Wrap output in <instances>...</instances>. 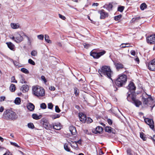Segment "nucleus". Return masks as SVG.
<instances>
[{
	"instance_id": "f257e3e1",
	"label": "nucleus",
	"mask_w": 155,
	"mask_h": 155,
	"mask_svg": "<svg viewBox=\"0 0 155 155\" xmlns=\"http://www.w3.org/2000/svg\"><path fill=\"white\" fill-rule=\"evenodd\" d=\"M2 117L4 119L6 120L13 121L17 120L18 117L15 112L8 109L4 111Z\"/></svg>"
},
{
	"instance_id": "f03ea898",
	"label": "nucleus",
	"mask_w": 155,
	"mask_h": 155,
	"mask_svg": "<svg viewBox=\"0 0 155 155\" xmlns=\"http://www.w3.org/2000/svg\"><path fill=\"white\" fill-rule=\"evenodd\" d=\"M32 93L35 96L37 97H42L45 95L44 89L39 86L33 87Z\"/></svg>"
},
{
	"instance_id": "7ed1b4c3",
	"label": "nucleus",
	"mask_w": 155,
	"mask_h": 155,
	"mask_svg": "<svg viewBox=\"0 0 155 155\" xmlns=\"http://www.w3.org/2000/svg\"><path fill=\"white\" fill-rule=\"evenodd\" d=\"M99 72L101 76L103 75H106L110 78L111 74L112 73L110 67L107 66L102 67L101 70L99 71Z\"/></svg>"
},
{
	"instance_id": "20e7f679",
	"label": "nucleus",
	"mask_w": 155,
	"mask_h": 155,
	"mask_svg": "<svg viewBox=\"0 0 155 155\" xmlns=\"http://www.w3.org/2000/svg\"><path fill=\"white\" fill-rule=\"evenodd\" d=\"M142 102L143 103V107H146L150 105L149 100L151 101H153V99L151 96L148 95L146 93L143 92L142 95Z\"/></svg>"
},
{
	"instance_id": "39448f33",
	"label": "nucleus",
	"mask_w": 155,
	"mask_h": 155,
	"mask_svg": "<svg viewBox=\"0 0 155 155\" xmlns=\"http://www.w3.org/2000/svg\"><path fill=\"white\" fill-rule=\"evenodd\" d=\"M127 81V76L124 74L120 75L115 81L116 85L118 87L124 85Z\"/></svg>"
},
{
	"instance_id": "423d86ee",
	"label": "nucleus",
	"mask_w": 155,
	"mask_h": 155,
	"mask_svg": "<svg viewBox=\"0 0 155 155\" xmlns=\"http://www.w3.org/2000/svg\"><path fill=\"white\" fill-rule=\"evenodd\" d=\"M24 33L21 35L18 32H16L15 34V36L16 39H15V42L17 43H19L22 41L24 40L23 35Z\"/></svg>"
},
{
	"instance_id": "0eeeda50",
	"label": "nucleus",
	"mask_w": 155,
	"mask_h": 155,
	"mask_svg": "<svg viewBox=\"0 0 155 155\" xmlns=\"http://www.w3.org/2000/svg\"><path fill=\"white\" fill-rule=\"evenodd\" d=\"M131 95H130V94H128V96L127 98V100H129V98L130 97L132 100L133 101L134 103L136 106L137 107H139L140 105L142 103L140 101L136 100L134 97H131Z\"/></svg>"
},
{
	"instance_id": "6e6552de",
	"label": "nucleus",
	"mask_w": 155,
	"mask_h": 155,
	"mask_svg": "<svg viewBox=\"0 0 155 155\" xmlns=\"http://www.w3.org/2000/svg\"><path fill=\"white\" fill-rule=\"evenodd\" d=\"M105 53L106 51H103L99 52H91L90 54L91 55L93 56L94 58H98L101 56L105 54Z\"/></svg>"
},
{
	"instance_id": "1a4fd4ad",
	"label": "nucleus",
	"mask_w": 155,
	"mask_h": 155,
	"mask_svg": "<svg viewBox=\"0 0 155 155\" xmlns=\"http://www.w3.org/2000/svg\"><path fill=\"white\" fill-rule=\"evenodd\" d=\"M147 66L149 70L151 71H155V59L149 62Z\"/></svg>"
},
{
	"instance_id": "9d476101",
	"label": "nucleus",
	"mask_w": 155,
	"mask_h": 155,
	"mask_svg": "<svg viewBox=\"0 0 155 155\" xmlns=\"http://www.w3.org/2000/svg\"><path fill=\"white\" fill-rule=\"evenodd\" d=\"M147 42L150 44L155 43V35H151L147 38Z\"/></svg>"
},
{
	"instance_id": "9b49d317",
	"label": "nucleus",
	"mask_w": 155,
	"mask_h": 155,
	"mask_svg": "<svg viewBox=\"0 0 155 155\" xmlns=\"http://www.w3.org/2000/svg\"><path fill=\"white\" fill-rule=\"evenodd\" d=\"M144 121L150 127L151 129H153L154 128V122L153 120L146 118L144 119Z\"/></svg>"
},
{
	"instance_id": "f8f14e48",
	"label": "nucleus",
	"mask_w": 155,
	"mask_h": 155,
	"mask_svg": "<svg viewBox=\"0 0 155 155\" xmlns=\"http://www.w3.org/2000/svg\"><path fill=\"white\" fill-rule=\"evenodd\" d=\"M136 88V87L134 83L131 81L130 83L127 87V88L130 91H132L134 92L135 91Z\"/></svg>"
},
{
	"instance_id": "ddd939ff",
	"label": "nucleus",
	"mask_w": 155,
	"mask_h": 155,
	"mask_svg": "<svg viewBox=\"0 0 155 155\" xmlns=\"http://www.w3.org/2000/svg\"><path fill=\"white\" fill-rule=\"evenodd\" d=\"M41 121L43 123V127L46 129H48L49 125L48 121L46 119H42Z\"/></svg>"
},
{
	"instance_id": "4468645a",
	"label": "nucleus",
	"mask_w": 155,
	"mask_h": 155,
	"mask_svg": "<svg viewBox=\"0 0 155 155\" xmlns=\"http://www.w3.org/2000/svg\"><path fill=\"white\" fill-rule=\"evenodd\" d=\"M79 117L80 120L83 123H85L86 117L85 114L82 113L79 114Z\"/></svg>"
},
{
	"instance_id": "2eb2a0df",
	"label": "nucleus",
	"mask_w": 155,
	"mask_h": 155,
	"mask_svg": "<svg viewBox=\"0 0 155 155\" xmlns=\"http://www.w3.org/2000/svg\"><path fill=\"white\" fill-rule=\"evenodd\" d=\"M99 13L100 14V18L101 19H104L108 16V14L105 12L104 10L99 11Z\"/></svg>"
},
{
	"instance_id": "dca6fc26",
	"label": "nucleus",
	"mask_w": 155,
	"mask_h": 155,
	"mask_svg": "<svg viewBox=\"0 0 155 155\" xmlns=\"http://www.w3.org/2000/svg\"><path fill=\"white\" fill-rule=\"evenodd\" d=\"M29 89V87L26 84L22 85L21 88V90L23 92L28 91Z\"/></svg>"
},
{
	"instance_id": "f3484780",
	"label": "nucleus",
	"mask_w": 155,
	"mask_h": 155,
	"mask_svg": "<svg viewBox=\"0 0 155 155\" xmlns=\"http://www.w3.org/2000/svg\"><path fill=\"white\" fill-rule=\"evenodd\" d=\"M10 25L11 28L13 29H16L20 28V25L18 23H11Z\"/></svg>"
},
{
	"instance_id": "a211bd4d",
	"label": "nucleus",
	"mask_w": 155,
	"mask_h": 155,
	"mask_svg": "<svg viewBox=\"0 0 155 155\" xmlns=\"http://www.w3.org/2000/svg\"><path fill=\"white\" fill-rule=\"evenodd\" d=\"M69 130L71 134L72 135H75L76 133V130L75 128L73 126H70L69 127Z\"/></svg>"
},
{
	"instance_id": "6ab92c4d",
	"label": "nucleus",
	"mask_w": 155,
	"mask_h": 155,
	"mask_svg": "<svg viewBox=\"0 0 155 155\" xmlns=\"http://www.w3.org/2000/svg\"><path fill=\"white\" fill-rule=\"evenodd\" d=\"M114 64L115 65L117 70H119L120 69L124 68V65L121 63H114Z\"/></svg>"
},
{
	"instance_id": "aec40b11",
	"label": "nucleus",
	"mask_w": 155,
	"mask_h": 155,
	"mask_svg": "<svg viewBox=\"0 0 155 155\" xmlns=\"http://www.w3.org/2000/svg\"><path fill=\"white\" fill-rule=\"evenodd\" d=\"M27 108L29 110L32 111L34 109L35 106L33 104L29 103L27 105Z\"/></svg>"
},
{
	"instance_id": "412c9836",
	"label": "nucleus",
	"mask_w": 155,
	"mask_h": 155,
	"mask_svg": "<svg viewBox=\"0 0 155 155\" xmlns=\"http://www.w3.org/2000/svg\"><path fill=\"white\" fill-rule=\"evenodd\" d=\"M8 48L11 50H13L14 48V45L11 42H8L6 43Z\"/></svg>"
},
{
	"instance_id": "4be33fe9",
	"label": "nucleus",
	"mask_w": 155,
	"mask_h": 155,
	"mask_svg": "<svg viewBox=\"0 0 155 155\" xmlns=\"http://www.w3.org/2000/svg\"><path fill=\"white\" fill-rule=\"evenodd\" d=\"M113 129L110 127H105V131L110 133L111 132L114 133Z\"/></svg>"
},
{
	"instance_id": "5701e85b",
	"label": "nucleus",
	"mask_w": 155,
	"mask_h": 155,
	"mask_svg": "<svg viewBox=\"0 0 155 155\" xmlns=\"http://www.w3.org/2000/svg\"><path fill=\"white\" fill-rule=\"evenodd\" d=\"M41 115H38L36 114H33L32 115V118L35 120H38L41 118Z\"/></svg>"
},
{
	"instance_id": "b1692460",
	"label": "nucleus",
	"mask_w": 155,
	"mask_h": 155,
	"mask_svg": "<svg viewBox=\"0 0 155 155\" xmlns=\"http://www.w3.org/2000/svg\"><path fill=\"white\" fill-rule=\"evenodd\" d=\"M21 102V99L19 97H17L14 101V103L16 105H19Z\"/></svg>"
},
{
	"instance_id": "393cba45",
	"label": "nucleus",
	"mask_w": 155,
	"mask_h": 155,
	"mask_svg": "<svg viewBox=\"0 0 155 155\" xmlns=\"http://www.w3.org/2000/svg\"><path fill=\"white\" fill-rule=\"evenodd\" d=\"M72 143H71V147L74 149H76L78 147V145L76 141L72 142Z\"/></svg>"
},
{
	"instance_id": "a878e982",
	"label": "nucleus",
	"mask_w": 155,
	"mask_h": 155,
	"mask_svg": "<svg viewBox=\"0 0 155 155\" xmlns=\"http://www.w3.org/2000/svg\"><path fill=\"white\" fill-rule=\"evenodd\" d=\"M53 128L54 129L58 130L61 129V126L60 124H55L53 125Z\"/></svg>"
},
{
	"instance_id": "bb28decb",
	"label": "nucleus",
	"mask_w": 155,
	"mask_h": 155,
	"mask_svg": "<svg viewBox=\"0 0 155 155\" xmlns=\"http://www.w3.org/2000/svg\"><path fill=\"white\" fill-rule=\"evenodd\" d=\"M10 91L12 92H14L15 90V84H12L9 87Z\"/></svg>"
},
{
	"instance_id": "cd10ccee",
	"label": "nucleus",
	"mask_w": 155,
	"mask_h": 155,
	"mask_svg": "<svg viewBox=\"0 0 155 155\" xmlns=\"http://www.w3.org/2000/svg\"><path fill=\"white\" fill-rule=\"evenodd\" d=\"M96 130L97 133H100L103 130V128L101 127L98 126L96 128Z\"/></svg>"
},
{
	"instance_id": "c85d7f7f",
	"label": "nucleus",
	"mask_w": 155,
	"mask_h": 155,
	"mask_svg": "<svg viewBox=\"0 0 155 155\" xmlns=\"http://www.w3.org/2000/svg\"><path fill=\"white\" fill-rule=\"evenodd\" d=\"M45 41L48 43H51V41L49 39V37L48 35H45Z\"/></svg>"
},
{
	"instance_id": "c756f323",
	"label": "nucleus",
	"mask_w": 155,
	"mask_h": 155,
	"mask_svg": "<svg viewBox=\"0 0 155 155\" xmlns=\"http://www.w3.org/2000/svg\"><path fill=\"white\" fill-rule=\"evenodd\" d=\"M19 78L20 79V81L21 83H26V81H25L24 77L22 75H20L19 76Z\"/></svg>"
},
{
	"instance_id": "7c9ffc66",
	"label": "nucleus",
	"mask_w": 155,
	"mask_h": 155,
	"mask_svg": "<svg viewBox=\"0 0 155 155\" xmlns=\"http://www.w3.org/2000/svg\"><path fill=\"white\" fill-rule=\"evenodd\" d=\"M147 7V5L145 3L142 4L140 6V8L142 10H143Z\"/></svg>"
},
{
	"instance_id": "2f4dec72",
	"label": "nucleus",
	"mask_w": 155,
	"mask_h": 155,
	"mask_svg": "<svg viewBox=\"0 0 155 155\" xmlns=\"http://www.w3.org/2000/svg\"><path fill=\"white\" fill-rule=\"evenodd\" d=\"M86 122L87 123H90L93 121L92 120L90 117H86Z\"/></svg>"
},
{
	"instance_id": "473e14b6",
	"label": "nucleus",
	"mask_w": 155,
	"mask_h": 155,
	"mask_svg": "<svg viewBox=\"0 0 155 155\" xmlns=\"http://www.w3.org/2000/svg\"><path fill=\"white\" fill-rule=\"evenodd\" d=\"M21 71L25 74H28L29 73V71H28L27 69H26L24 68H21Z\"/></svg>"
},
{
	"instance_id": "72a5a7b5",
	"label": "nucleus",
	"mask_w": 155,
	"mask_h": 155,
	"mask_svg": "<svg viewBox=\"0 0 155 155\" xmlns=\"http://www.w3.org/2000/svg\"><path fill=\"white\" fill-rule=\"evenodd\" d=\"M28 128L33 129L34 128V126L32 123H29L28 124Z\"/></svg>"
},
{
	"instance_id": "f704fd0d",
	"label": "nucleus",
	"mask_w": 155,
	"mask_h": 155,
	"mask_svg": "<svg viewBox=\"0 0 155 155\" xmlns=\"http://www.w3.org/2000/svg\"><path fill=\"white\" fill-rule=\"evenodd\" d=\"M60 116L58 114H55L51 116V117L53 119H55L57 118H59Z\"/></svg>"
},
{
	"instance_id": "c9c22d12",
	"label": "nucleus",
	"mask_w": 155,
	"mask_h": 155,
	"mask_svg": "<svg viewBox=\"0 0 155 155\" xmlns=\"http://www.w3.org/2000/svg\"><path fill=\"white\" fill-rule=\"evenodd\" d=\"M64 149L67 151L69 152L70 151V149L68 147V144H65L64 145Z\"/></svg>"
},
{
	"instance_id": "e433bc0d",
	"label": "nucleus",
	"mask_w": 155,
	"mask_h": 155,
	"mask_svg": "<svg viewBox=\"0 0 155 155\" xmlns=\"http://www.w3.org/2000/svg\"><path fill=\"white\" fill-rule=\"evenodd\" d=\"M140 137L143 139V140H145L146 139V137H144V134L143 133H140Z\"/></svg>"
},
{
	"instance_id": "4c0bfd02",
	"label": "nucleus",
	"mask_w": 155,
	"mask_h": 155,
	"mask_svg": "<svg viewBox=\"0 0 155 155\" xmlns=\"http://www.w3.org/2000/svg\"><path fill=\"white\" fill-rule=\"evenodd\" d=\"M112 5L111 4H109L107 5V9L108 11H110L112 9Z\"/></svg>"
},
{
	"instance_id": "58836bf2",
	"label": "nucleus",
	"mask_w": 155,
	"mask_h": 155,
	"mask_svg": "<svg viewBox=\"0 0 155 155\" xmlns=\"http://www.w3.org/2000/svg\"><path fill=\"white\" fill-rule=\"evenodd\" d=\"M37 54V51L36 50H33L31 52V54L32 56H36Z\"/></svg>"
},
{
	"instance_id": "ea45409f",
	"label": "nucleus",
	"mask_w": 155,
	"mask_h": 155,
	"mask_svg": "<svg viewBox=\"0 0 155 155\" xmlns=\"http://www.w3.org/2000/svg\"><path fill=\"white\" fill-rule=\"evenodd\" d=\"M28 62L30 64L32 65H35V63L34 61L31 59H29L28 60Z\"/></svg>"
},
{
	"instance_id": "a19ab883",
	"label": "nucleus",
	"mask_w": 155,
	"mask_h": 155,
	"mask_svg": "<svg viewBox=\"0 0 155 155\" xmlns=\"http://www.w3.org/2000/svg\"><path fill=\"white\" fill-rule=\"evenodd\" d=\"M124 7L123 6H120L118 7V11L120 12H122L123 11L124 9Z\"/></svg>"
},
{
	"instance_id": "79ce46f5",
	"label": "nucleus",
	"mask_w": 155,
	"mask_h": 155,
	"mask_svg": "<svg viewBox=\"0 0 155 155\" xmlns=\"http://www.w3.org/2000/svg\"><path fill=\"white\" fill-rule=\"evenodd\" d=\"M41 108L43 109H45L46 108L47 106L44 103H43L41 104Z\"/></svg>"
},
{
	"instance_id": "37998d69",
	"label": "nucleus",
	"mask_w": 155,
	"mask_h": 155,
	"mask_svg": "<svg viewBox=\"0 0 155 155\" xmlns=\"http://www.w3.org/2000/svg\"><path fill=\"white\" fill-rule=\"evenodd\" d=\"M122 15H119L114 17V19L116 21H117L119 20L121 17Z\"/></svg>"
},
{
	"instance_id": "c03bdc74",
	"label": "nucleus",
	"mask_w": 155,
	"mask_h": 155,
	"mask_svg": "<svg viewBox=\"0 0 155 155\" xmlns=\"http://www.w3.org/2000/svg\"><path fill=\"white\" fill-rule=\"evenodd\" d=\"M37 37L38 39L41 40H43L44 38V35H38Z\"/></svg>"
},
{
	"instance_id": "a18cd8bd",
	"label": "nucleus",
	"mask_w": 155,
	"mask_h": 155,
	"mask_svg": "<svg viewBox=\"0 0 155 155\" xmlns=\"http://www.w3.org/2000/svg\"><path fill=\"white\" fill-rule=\"evenodd\" d=\"M11 82L14 83H17V81L15 80V78L14 76H13L11 78Z\"/></svg>"
},
{
	"instance_id": "49530a36",
	"label": "nucleus",
	"mask_w": 155,
	"mask_h": 155,
	"mask_svg": "<svg viewBox=\"0 0 155 155\" xmlns=\"http://www.w3.org/2000/svg\"><path fill=\"white\" fill-rule=\"evenodd\" d=\"M23 35H24V36L25 37H26L28 39V42L29 43V44H31V40L30 38L28 37V36H26L25 34H23Z\"/></svg>"
},
{
	"instance_id": "de8ad7c7",
	"label": "nucleus",
	"mask_w": 155,
	"mask_h": 155,
	"mask_svg": "<svg viewBox=\"0 0 155 155\" xmlns=\"http://www.w3.org/2000/svg\"><path fill=\"white\" fill-rule=\"evenodd\" d=\"M55 111L57 113H59L60 111V110L58 106H56L55 107Z\"/></svg>"
},
{
	"instance_id": "09e8293b",
	"label": "nucleus",
	"mask_w": 155,
	"mask_h": 155,
	"mask_svg": "<svg viewBox=\"0 0 155 155\" xmlns=\"http://www.w3.org/2000/svg\"><path fill=\"white\" fill-rule=\"evenodd\" d=\"M140 19V17H136L135 18H134L132 19V20L133 21H136Z\"/></svg>"
},
{
	"instance_id": "8fccbe9b",
	"label": "nucleus",
	"mask_w": 155,
	"mask_h": 155,
	"mask_svg": "<svg viewBox=\"0 0 155 155\" xmlns=\"http://www.w3.org/2000/svg\"><path fill=\"white\" fill-rule=\"evenodd\" d=\"M48 108L50 109H52L53 107V105L51 103H49L48 105Z\"/></svg>"
},
{
	"instance_id": "3c124183",
	"label": "nucleus",
	"mask_w": 155,
	"mask_h": 155,
	"mask_svg": "<svg viewBox=\"0 0 155 155\" xmlns=\"http://www.w3.org/2000/svg\"><path fill=\"white\" fill-rule=\"evenodd\" d=\"M84 133L87 134L91 135V132H89L88 130H84Z\"/></svg>"
},
{
	"instance_id": "603ef678",
	"label": "nucleus",
	"mask_w": 155,
	"mask_h": 155,
	"mask_svg": "<svg viewBox=\"0 0 155 155\" xmlns=\"http://www.w3.org/2000/svg\"><path fill=\"white\" fill-rule=\"evenodd\" d=\"M78 90V89L76 87L74 88V93L75 94L76 96H78V95H79V93L78 92H77V91Z\"/></svg>"
},
{
	"instance_id": "864d4df0",
	"label": "nucleus",
	"mask_w": 155,
	"mask_h": 155,
	"mask_svg": "<svg viewBox=\"0 0 155 155\" xmlns=\"http://www.w3.org/2000/svg\"><path fill=\"white\" fill-rule=\"evenodd\" d=\"M10 143L12 145L16 147H19V146L18 145V144L15 143L10 142Z\"/></svg>"
},
{
	"instance_id": "5fc2aeb1",
	"label": "nucleus",
	"mask_w": 155,
	"mask_h": 155,
	"mask_svg": "<svg viewBox=\"0 0 155 155\" xmlns=\"http://www.w3.org/2000/svg\"><path fill=\"white\" fill-rule=\"evenodd\" d=\"M84 47L86 48H88L90 46V45L86 43H84Z\"/></svg>"
},
{
	"instance_id": "6e6d98bb",
	"label": "nucleus",
	"mask_w": 155,
	"mask_h": 155,
	"mask_svg": "<svg viewBox=\"0 0 155 155\" xmlns=\"http://www.w3.org/2000/svg\"><path fill=\"white\" fill-rule=\"evenodd\" d=\"M125 43L122 44L120 46L122 48H125L126 47H130V46H126V45H125Z\"/></svg>"
},
{
	"instance_id": "4d7b16f0",
	"label": "nucleus",
	"mask_w": 155,
	"mask_h": 155,
	"mask_svg": "<svg viewBox=\"0 0 155 155\" xmlns=\"http://www.w3.org/2000/svg\"><path fill=\"white\" fill-rule=\"evenodd\" d=\"M41 79L44 81L45 83H46L47 81L45 79V77L44 76H41Z\"/></svg>"
},
{
	"instance_id": "13d9d810",
	"label": "nucleus",
	"mask_w": 155,
	"mask_h": 155,
	"mask_svg": "<svg viewBox=\"0 0 155 155\" xmlns=\"http://www.w3.org/2000/svg\"><path fill=\"white\" fill-rule=\"evenodd\" d=\"M5 96H1L0 97V101L2 102L3 101H4L5 100Z\"/></svg>"
},
{
	"instance_id": "bf43d9fd",
	"label": "nucleus",
	"mask_w": 155,
	"mask_h": 155,
	"mask_svg": "<svg viewBox=\"0 0 155 155\" xmlns=\"http://www.w3.org/2000/svg\"><path fill=\"white\" fill-rule=\"evenodd\" d=\"M127 153L128 155H132L131 153V150L130 149H127Z\"/></svg>"
},
{
	"instance_id": "052dcab7",
	"label": "nucleus",
	"mask_w": 155,
	"mask_h": 155,
	"mask_svg": "<svg viewBox=\"0 0 155 155\" xmlns=\"http://www.w3.org/2000/svg\"><path fill=\"white\" fill-rule=\"evenodd\" d=\"M59 17L63 20L65 19V17L63 15H62L60 14H59Z\"/></svg>"
},
{
	"instance_id": "680f3d73",
	"label": "nucleus",
	"mask_w": 155,
	"mask_h": 155,
	"mask_svg": "<svg viewBox=\"0 0 155 155\" xmlns=\"http://www.w3.org/2000/svg\"><path fill=\"white\" fill-rule=\"evenodd\" d=\"M107 122L110 125H111L112 124V121L110 119H107Z\"/></svg>"
},
{
	"instance_id": "e2e57ef3",
	"label": "nucleus",
	"mask_w": 155,
	"mask_h": 155,
	"mask_svg": "<svg viewBox=\"0 0 155 155\" xmlns=\"http://www.w3.org/2000/svg\"><path fill=\"white\" fill-rule=\"evenodd\" d=\"M49 89L51 91H54L55 90V88L54 87L51 86L49 87Z\"/></svg>"
},
{
	"instance_id": "0e129e2a",
	"label": "nucleus",
	"mask_w": 155,
	"mask_h": 155,
	"mask_svg": "<svg viewBox=\"0 0 155 155\" xmlns=\"http://www.w3.org/2000/svg\"><path fill=\"white\" fill-rule=\"evenodd\" d=\"M130 52H131V55H134V56L135 55L136 52H135V51H134V50H132Z\"/></svg>"
},
{
	"instance_id": "69168bd1",
	"label": "nucleus",
	"mask_w": 155,
	"mask_h": 155,
	"mask_svg": "<svg viewBox=\"0 0 155 155\" xmlns=\"http://www.w3.org/2000/svg\"><path fill=\"white\" fill-rule=\"evenodd\" d=\"M4 110V108L3 107H0V112H2Z\"/></svg>"
},
{
	"instance_id": "338daca9",
	"label": "nucleus",
	"mask_w": 155,
	"mask_h": 155,
	"mask_svg": "<svg viewBox=\"0 0 155 155\" xmlns=\"http://www.w3.org/2000/svg\"><path fill=\"white\" fill-rule=\"evenodd\" d=\"M135 60L137 62H139V59L137 57L135 59Z\"/></svg>"
},
{
	"instance_id": "774afa93",
	"label": "nucleus",
	"mask_w": 155,
	"mask_h": 155,
	"mask_svg": "<svg viewBox=\"0 0 155 155\" xmlns=\"http://www.w3.org/2000/svg\"><path fill=\"white\" fill-rule=\"evenodd\" d=\"M3 155H12L11 154H9L8 152H5Z\"/></svg>"
}]
</instances>
